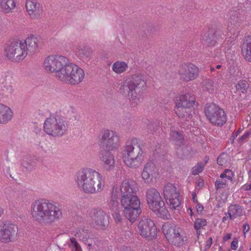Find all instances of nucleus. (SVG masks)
<instances>
[{
    "label": "nucleus",
    "mask_w": 251,
    "mask_h": 251,
    "mask_svg": "<svg viewBox=\"0 0 251 251\" xmlns=\"http://www.w3.org/2000/svg\"><path fill=\"white\" fill-rule=\"evenodd\" d=\"M75 180L78 188L85 194H96L103 189L104 180L102 175L91 168H83L78 171Z\"/></svg>",
    "instance_id": "1"
},
{
    "label": "nucleus",
    "mask_w": 251,
    "mask_h": 251,
    "mask_svg": "<svg viewBox=\"0 0 251 251\" xmlns=\"http://www.w3.org/2000/svg\"><path fill=\"white\" fill-rule=\"evenodd\" d=\"M33 218L41 224H50L62 216L59 204L47 200L36 201L31 206Z\"/></svg>",
    "instance_id": "2"
},
{
    "label": "nucleus",
    "mask_w": 251,
    "mask_h": 251,
    "mask_svg": "<svg viewBox=\"0 0 251 251\" xmlns=\"http://www.w3.org/2000/svg\"><path fill=\"white\" fill-rule=\"evenodd\" d=\"M146 89V82L141 74H134L121 83L120 92L134 101V106L139 101L140 98Z\"/></svg>",
    "instance_id": "3"
},
{
    "label": "nucleus",
    "mask_w": 251,
    "mask_h": 251,
    "mask_svg": "<svg viewBox=\"0 0 251 251\" xmlns=\"http://www.w3.org/2000/svg\"><path fill=\"white\" fill-rule=\"evenodd\" d=\"M144 144L139 142L137 138L127 142L123 154V161L127 166L135 168L140 165L144 159Z\"/></svg>",
    "instance_id": "4"
},
{
    "label": "nucleus",
    "mask_w": 251,
    "mask_h": 251,
    "mask_svg": "<svg viewBox=\"0 0 251 251\" xmlns=\"http://www.w3.org/2000/svg\"><path fill=\"white\" fill-rule=\"evenodd\" d=\"M146 200L150 209L156 215L164 219L169 218L170 215L160 193L156 189H148L146 193Z\"/></svg>",
    "instance_id": "5"
},
{
    "label": "nucleus",
    "mask_w": 251,
    "mask_h": 251,
    "mask_svg": "<svg viewBox=\"0 0 251 251\" xmlns=\"http://www.w3.org/2000/svg\"><path fill=\"white\" fill-rule=\"evenodd\" d=\"M69 126L67 118L58 115L51 116L45 121L44 130L49 135L60 137L67 133Z\"/></svg>",
    "instance_id": "6"
},
{
    "label": "nucleus",
    "mask_w": 251,
    "mask_h": 251,
    "mask_svg": "<svg viewBox=\"0 0 251 251\" xmlns=\"http://www.w3.org/2000/svg\"><path fill=\"white\" fill-rule=\"evenodd\" d=\"M121 203L126 218L131 223H134L142 212L139 198L137 195L123 196Z\"/></svg>",
    "instance_id": "7"
},
{
    "label": "nucleus",
    "mask_w": 251,
    "mask_h": 251,
    "mask_svg": "<svg viewBox=\"0 0 251 251\" xmlns=\"http://www.w3.org/2000/svg\"><path fill=\"white\" fill-rule=\"evenodd\" d=\"M58 73L59 75L57 78L59 80L71 84L75 85L82 81L84 77V71L73 63L68 64Z\"/></svg>",
    "instance_id": "8"
},
{
    "label": "nucleus",
    "mask_w": 251,
    "mask_h": 251,
    "mask_svg": "<svg viewBox=\"0 0 251 251\" xmlns=\"http://www.w3.org/2000/svg\"><path fill=\"white\" fill-rule=\"evenodd\" d=\"M68 59L61 55H50L44 60V66L47 72L54 73L56 78L59 75L58 73L62 72V70L68 64Z\"/></svg>",
    "instance_id": "9"
},
{
    "label": "nucleus",
    "mask_w": 251,
    "mask_h": 251,
    "mask_svg": "<svg viewBox=\"0 0 251 251\" xmlns=\"http://www.w3.org/2000/svg\"><path fill=\"white\" fill-rule=\"evenodd\" d=\"M164 197L171 208L176 209L181 204V197L179 190L173 183H168L163 189Z\"/></svg>",
    "instance_id": "10"
},
{
    "label": "nucleus",
    "mask_w": 251,
    "mask_h": 251,
    "mask_svg": "<svg viewBox=\"0 0 251 251\" xmlns=\"http://www.w3.org/2000/svg\"><path fill=\"white\" fill-rule=\"evenodd\" d=\"M162 229L170 244L177 247L183 245V238L178 230L176 229L175 224L166 222L163 225Z\"/></svg>",
    "instance_id": "11"
},
{
    "label": "nucleus",
    "mask_w": 251,
    "mask_h": 251,
    "mask_svg": "<svg viewBox=\"0 0 251 251\" xmlns=\"http://www.w3.org/2000/svg\"><path fill=\"white\" fill-rule=\"evenodd\" d=\"M5 56L13 61H19L23 60L26 55V50L22 45V41H14L5 49Z\"/></svg>",
    "instance_id": "12"
},
{
    "label": "nucleus",
    "mask_w": 251,
    "mask_h": 251,
    "mask_svg": "<svg viewBox=\"0 0 251 251\" xmlns=\"http://www.w3.org/2000/svg\"><path fill=\"white\" fill-rule=\"evenodd\" d=\"M100 139V148L103 149L113 150L119 144V136L112 130L107 129L102 131Z\"/></svg>",
    "instance_id": "13"
},
{
    "label": "nucleus",
    "mask_w": 251,
    "mask_h": 251,
    "mask_svg": "<svg viewBox=\"0 0 251 251\" xmlns=\"http://www.w3.org/2000/svg\"><path fill=\"white\" fill-rule=\"evenodd\" d=\"M138 228L140 235L149 240L155 238L157 236V228L150 219H142L138 223Z\"/></svg>",
    "instance_id": "14"
},
{
    "label": "nucleus",
    "mask_w": 251,
    "mask_h": 251,
    "mask_svg": "<svg viewBox=\"0 0 251 251\" xmlns=\"http://www.w3.org/2000/svg\"><path fill=\"white\" fill-rule=\"evenodd\" d=\"M199 68L192 63H183L179 65L178 74L180 79L189 82L195 79L199 75Z\"/></svg>",
    "instance_id": "15"
},
{
    "label": "nucleus",
    "mask_w": 251,
    "mask_h": 251,
    "mask_svg": "<svg viewBox=\"0 0 251 251\" xmlns=\"http://www.w3.org/2000/svg\"><path fill=\"white\" fill-rule=\"evenodd\" d=\"M18 232V227L13 224H4L0 227V240L7 243L12 241Z\"/></svg>",
    "instance_id": "16"
},
{
    "label": "nucleus",
    "mask_w": 251,
    "mask_h": 251,
    "mask_svg": "<svg viewBox=\"0 0 251 251\" xmlns=\"http://www.w3.org/2000/svg\"><path fill=\"white\" fill-rule=\"evenodd\" d=\"M204 112L212 124L220 125V107L215 103H207L205 106Z\"/></svg>",
    "instance_id": "17"
},
{
    "label": "nucleus",
    "mask_w": 251,
    "mask_h": 251,
    "mask_svg": "<svg viewBox=\"0 0 251 251\" xmlns=\"http://www.w3.org/2000/svg\"><path fill=\"white\" fill-rule=\"evenodd\" d=\"M158 175V169L155 165L151 161L148 162L145 165L142 172V177L146 182L151 183L153 178Z\"/></svg>",
    "instance_id": "18"
},
{
    "label": "nucleus",
    "mask_w": 251,
    "mask_h": 251,
    "mask_svg": "<svg viewBox=\"0 0 251 251\" xmlns=\"http://www.w3.org/2000/svg\"><path fill=\"white\" fill-rule=\"evenodd\" d=\"M27 12L32 19H39L43 13L41 4L33 0H27L25 4Z\"/></svg>",
    "instance_id": "19"
},
{
    "label": "nucleus",
    "mask_w": 251,
    "mask_h": 251,
    "mask_svg": "<svg viewBox=\"0 0 251 251\" xmlns=\"http://www.w3.org/2000/svg\"><path fill=\"white\" fill-rule=\"evenodd\" d=\"M112 150H106L100 148V158L103 162L104 168L110 170L114 167V160L113 154L110 152Z\"/></svg>",
    "instance_id": "20"
},
{
    "label": "nucleus",
    "mask_w": 251,
    "mask_h": 251,
    "mask_svg": "<svg viewBox=\"0 0 251 251\" xmlns=\"http://www.w3.org/2000/svg\"><path fill=\"white\" fill-rule=\"evenodd\" d=\"M93 215L92 216L93 220L100 227L104 228L109 224V219L106 213L102 210H93Z\"/></svg>",
    "instance_id": "21"
},
{
    "label": "nucleus",
    "mask_w": 251,
    "mask_h": 251,
    "mask_svg": "<svg viewBox=\"0 0 251 251\" xmlns=\"http://www.w3.org/2000/svg\"><path fill=\"white\" fill-rule=\"evenodd\" d=\"M136 183L133 181H125L121 185V193L122 197L136 195Z\"/></svg>",
    "instance_id": "22"
},
{
    "label": "nucleus",
    "mask_w": 251,
    "mask_h": 251,
    "mask_svg": "<svg viewBox=\"0 0 251 251\" xmlns=\"http://www.w3.org/2000/svg\"><path fill=\"white\" fill-rule=\"evenodd\" d=\"M38 41V39L33 35L27 37L24 42L22 41V45L24 47V50H26L27 53L28 51L31 53L37 50Z\"/></svg>",
    "instance_id": "23"
},
{
    "label": "nucleus",
    "mask_w": 251,
    "mask_h": 251,
    "mask_svg": "<svg viewBox=\"0 0 251 251\" xmlns=\"http://www.w3.org/2000/svg\"><path fill=\"white\" fill-rule=\"evenodd\" d=\"M13 113L11 109L0 103V124H5L11 120Z\"/></svg>",
    "instance_id": "24"
},
{
    "label": "nucleus",
    "mask_w": 251,
    "mask_h": 251,
    "mask_svg": "<svg viewBox=\"0 0 251 251\" xmlns=\"http://www.w3.org/2000/svg\"><path fill=\"white\" fill-rule=\"evenodd\" d=\"M216 30L214 27H211L205 32L202 36L204 44L207 46H214L217 42V37L215 35Z\"/></svg>",
    "instance_id": "25"
},
{
    "label": "nucleus",
    "mask_w": 251,
    "mask_h": 251,
    "mask_svg": "<svg viewBox=\"0 0 251 251\" xmlns=\"http://www.w3.org/2000/svg\"><path fill=\"white\" fill-rule=\"evenodd\" d=\"M196 101L195 97L194 95L191 93H186L182 95L179 97V101L176 102L182 105L185 107H191L193 106Z\"/></svg>",
    "instance_id": "26"
},
{
    "label": "nucleus",
    "mask_w": 251,
    "mask_h": 251,
    "mask_svg": "<svg viewBox=\"0 0 251 251\" xmlns=\"http://www.w3.org/2000/svg\"><path fill=\"white\" fill-rule=\"evenodd\" d=\"M242 52L245 59L251 62V35L244 39L242 45Z\"/></svg>",
    "instance_id": "27"
},
{
    "label": "nucleus",
    "mask_w": 251,
    "mask_h": 251,
    "mask_svg": "<svg viewBox=\"0 0 251 251\" xmlns=\"http://www.w3.org/2000/svg\"><path fill=\"white\" fill-rule=\"evenodd\" d=\"M78 57L81 59H87L90 58L92 50L91 48L86 45L78 46L77 48Z\"/></svg>",
    "instance_id": "28"
},
{
    "label": "nucleus",
    "mask_w": 251,
    "mask_h": 251,
    "mask_svg": "<svg viewBox=\"0 0 251 251\" xmlns=\"http://www.w3.org/2000/svg\"><path fill=\"white\" fill-rule=\"evenodd\" d=\"M190 107H185L181 105L180 103H176L175 107V113L179 118L188 117L190 118L191 115Z\"/></svg>",
    "instance_id": "29"
},
{
    "label": "nucleus",
    "mask_w": 251,
    "mask_h": 251,
    "mask_svg": "<svg viewBox=\"0 0 251 251\" xmlns=\"http://www.w3.org/2000/svg\"><path fill=\"white\" fill-rule=\"evenodd\" d=\"M16 2L15 0H0V9L5 13H8L15 8Z\"/></svg>",
    "instance_id": "30"
},
{
    "label": "nucleus",
    "mask_w": 251,
    "mask_h": 251,
    "mask_svg": "<svg viewBox=\"0 0 251 251\" xmlns=\"http://www.w3.org/2000/svg\"><path fill=\"white\" fill-rule=\"evenodd\" d=\"M37 159L34 157L28 155L23 158L21 161V165L27 170H31L35 166Z\"/></svg>",
    "instance_id": "31"
},
{
    "label": "nucleus",
    "mask_w": 251,
    "mask_h": 251,
    "mask_svg": "<svg viewBox=\"0 0 251 251\" xmlns=\"http://www.w3.org/2000/svg\"><path fill=\"white\" fill-rule=\"evenodd\" d=\"M170 139L179 146L183 145L184 142L183 135L178 131L175 130L171 131Z\"/></svg>",
    "instance_id": "32"
},
{
    "label": "nucleus",
    "mask_w": 251,
    "mask_h": 251,
    "mask_svg": "<svg viewBox=\"0 0 251 251\" xmlns=\"http://www.w3.org/2000/svg\"><path fill=\"white\" fill-rule=\"evenodd\" d=\"M78 237L85 244L88 245V247L92 246V240L90 239V232L89 230L86 229H82L79 233H77Z\"/></svg>",
    "instance_id": "33"
},
{
    "label": "nucleus",
    "mask_w": 251,
    "mask_h": 251,
    "mask_svg": "<svg viewBox=\"0 0 251 251\" xmlns=\"http://www.w3.org/2000/svg\"><path fill=\"white\" fill-rule=\"evenodd\" d=\"M228 211L230 212H228L230 218H231L232 216L236 218L242 215V209L239 205L235 204L230 206Z\"/></svg>",
    "instance_id": "34"
},
{
    "label": "nucleus",
    "mask_w": 251,
    "mask_h": 251,
    "mask_svg": "<svg viewBox=\"0 0 251 251\" xmlns=\"http://www.w3.org/2000/svg\"><path fill=\"white\" fill-rule=\"evenodd\" d=\"M249 87V83L244 79L238 81L235 85L236 90L243 94L247 93Z\"/></svg>",
    "instance_id": "35"
},
{
    "label": "nucleus",
    "mask_w": 251,
    "mask_h": 251,
    "mask_svg": "<svg viewBox=\"0 0 251 251\" xmlns=\"http://www.w3.org/2000/svg\"><path fill=\"white\" fill-rule=\"evenodd\" d=\"M127 68V64L125 62L123 61H117L115 62L112 67L113 71L117 74H121L126 71Z\"/></svg>",
    "instance_id": "36"
},
{
    "label": "nucleus",
    "mask_w": 251,
    "mask_h": 251,
    "mask_svg": "<svg viewBox=\"0 0 251 251\" xmlns=\"http://www.w3.org/2000/svg\"><path fill=\"white\" fill-rule=\"evenodd\" d=\"M230 23L231 25L237 26L241 24L243 20L239 16V13L237 11H231L230 12Z\"/></svg>",
    "instance_id": "37"
},
{
    "label": "nucleus",
    "mask_w": 251,
    "mask_h": 251,
    "mask_svg": "<svg viewBox=\"0 0 251 251\" xmlns=\"http://www.w3.org/2000/svg\"><path fill=\"white\" fill-rule=\"evenodd\" d=\"M202 87L203 90L212 93L214 91L215 86L212 80L205 78L202 80Z\"/></svg>",
    "instance_id": "38"
},
{
    "label": "nucleus",
    "mask_w": 251,
    "mask_h": 251,
    "mask_svg": "<svg viewBox=\"0 0 251 251\" xmlns=\"http://www.w3.org/2000/svg\"><path fill=\"white\" fill-rule=\"evenodd\" d=\"M112 217L117 224L121 223L124 219V217H126L123 213V209H121L114 211L112 213Z\"/></svg>",
    "instance_id": "39"
},
{
    "label": "nucleus",
    "mask_w": 251,
    "mask_h": 251,
    "mask_svg": "<svg viewBox=\"0 0 251 251\" xmlns=\"http://www.w3.org/2000/svg\"><path fill=\"white\" fill-rule=\"evenodd\" d=\"M0 88L1 91V94L3 96L8 97L11 95L13 92L12 87L6 83H2L0 84Z\"/></svg>",
    "instance_id": "40"
},
{
    "label": "nucleus",
    "mask_w": 251,
    "mask_h": 251,
    "mask_svg": "<svg viewBox=\"0 0 251 251\" xmlns=\"http://www.w3.org/2000/svg\"><path fill=\"white\" fill-rule=\"evenodd\" d=\"M234 176L233 172L229 169H225L224 171L221 173V178H226L227 180H229L230 182L232 181V177Z\"/></svg>",
    "instance_id": "41"
},
{
    "label": "nucleus",
    "mask_w": 251,
    "mask_h": 251,
    "mask_svg": "<svg viewBox=\"0 0 251 251\" xmlns=\"http://www.w3.org/2000/svg\"><path fill=\"white\" fill-rule=\"evenodd\" d=\"M206 225V221L204 219L197 218L194 222V227L196 229L197 233L198 230Z\"/></svg>",
    "instance_id": "42"
},
{
    "label": "nucleus",
    "mask_w": 251,
    "mask_h": 251,
    "mask_svg": "<svg viewBox=\"0 0 251 251\" xmlns=\"http://www.w3.org/2000/svg\"><path fill=\"white\" fill-rule=\"evenodd\" d=\"M204 166V165L202 163H199L197 165L192 168L191 172L192 174L194 176L198 175L203 171Z\"/></svg>",
    "instance_id": "43"
},
{
    "label": "nucleus",
    "mask_w": 251,
    "mask_h": 251,
    "mask_svg": "<svg viewBox=\"0 0 251 251\" xmlns=\"http://www.w3.org/2000/svg\"><path fill=\"white\" fill-rule=\"evenodd\" d=\"M109 205L110 209L113 210V211L123 209V208H122L121 205L120 206L118 201L110 200Z\"/></svg>",
    "instance_id": "44"
},
{
    "label": "nucleus",
    "mask_w": 251,
    "mask_h": 251,
    "mask_svg": "<svg viewBox=\"0 0 251 251\" xmlns=\"http://www.w3.org/2000/svg\"><path fill=\"white\" fill-rule=\"evenodd\" d=\"M119 191L117 188L114 186L112 188L111 192V200L113 201H118Z\"/></svg>",
    "instance_id": "45"
},
{
    "label": "nucleus",
    "mask_w": 251,
    "mask_h": 251,
    "mask_svg": "<svg viewBox=\"0 0 251 251\" xmlns=\"http://www.w3.org/2000/svg\"><path fill=\"white\" fill-rule=\"evenodd\" d=\"M251 134V132L250 131H246L242 136L238 139V142L239 144H242L245 140L249 137Z\"/></svg>",
    "instance_id": "46"
},
{
    "label": "nucleus",
    "mask_w": 251,
    "mask_h": 251,
    "mask_svg": "<svg viewBox=\"0 0 251 251\" xmlns=\"http://www.w3.org/2000/svg\"><path fill=\"white\" fill-rule=\"evenodd\" d=\"M222 113H223V114L221 116V126L225 125L226 121V116L225 112L223 109L221 108V115Z\"/></svg>",
    "instance_id": "47"
},
{
    "label": "nucleus",
    "mask_w": 251,
    "mask_h": 251,
    "mask_svg": "<svg viewBox=\"0 0 251 251\" xmlns=\"http://www.w3.org/2000/svg\"><path fill=\"white\" fill-rule=\"evenodd\" d=\"M242 130L243 129L241 128H239L236 133L232 134L230 139L231 143H234L235 138H236V137L241 133Z\"/></svg>",
    "instance_id": "48"
},
{
    "label": "nucleus",
    "mask_w": 251,
    "mask_h": 251,
    "mask_svg": "<svg viewBox=\"0 0 251 251\" xmlns=\"http://www.w3.org/2000/svg\"><path fill=\"white\" fill-rule=\"evenodd\" d=\"M238 240L237 239L234 238L231 243V249L233 250H236L237 248Z\"/></svg>",
    "instance_id": "49"
},
{
    "label": "nucleus",
    "mask_w": 251,
    "mask_h": 251,
    "mask_svg": "<svg viewBox=\"0 0 251 251\" xmlns=\"http://www.w3.org/2000/svg\"><path fill=\"white\" fill-rule=\"evenodd\" d=\"M158 126L155 124H151L148 126V129L151 131H155L157 129Z\"/></svg>",
    "instance_id": "50"
},
{
    "label": "nucleus",
    "mask_w": 251,
    "mask_h": 251,
    "mask_svg": "<svg viewBox=\"0 0 251 251\" xmlns=\"http://www.w3.org/2000/svg\"><path fill=\"white\" fill-rule=\"evenodd\" d=\"M196 209L198 213H201L203 210L204 207L201 203H198L196 205Z\"/></svg>",
    "instance_id": "51"
},
{
    "label": "nucleus",
    "mask_w": 251,
    "mask_h": 251,
    "mask_svg": "<svg viewBox=\"0 0 251 251\" xmlns=\"http://www.w3.org/2000/svg\"><path fill=\"white\" fill-rule=\"evenodd\" d=\"M230 182L229 180H227V179L224 178V179H222V178H221V187H225L226 185H228V182Z\"/></svg>",
    "instance_id": "52"
},
{
    "label": "nucleus",
    "mask_w": 251,
    "mask_h": 251,
    "mask_svg": "<svg viewBox=\"0 0 251 251\" xmlns=\"http://www.w3.org/2000/svg\"><path fill=\"white\" fill-rule=\"evenodd\" d=\"M243 231L244 234L248 232L250 230L249 225L248 224H245L243 225Z\"/></svg>",
    "instance_id": "53"
},
{
    "label": "nucleus",
    "mask_w": 251,
    "mask_h": 251,
    "mask_svg": "<svg viewBox=\"0 0 251 251\" xmlns=\"http://www.w3.org/2000/svg\"><path fill=\"white\" fill-rule=\"evenodd\" d=\"M121 251H135L133 249H132L130 247H123Z\"/></svg>",
    "instance_id": "54"
},
{
    "label": "nucleus",
    "mask_w": 251,
    "mask_h": 251,
    "mask_svg": "<svg viewBox=\"0 0 251 251\" xmlns=\"http://www.w3.org/2000/svg\"><path fill=\"white\" fill-rule=\"evenodd\" d=\"M231 234L227 233L226 236H225L223 237L224 241L226 242V241L228 240L229 239H230L231 238Z\"/></svg>",
    "instance_id": "55"
},
{
    "label": "nucleus",
    "mask_w": 251,
    "mask_h": 251,
    "mask_svg": "<svg viewBox=\"0 0 251 251\" xmlns=\"http://www.w3.org/2000/svg\"><path fill=\"white\" fill-rule=\"evenodd\" d=\"M192 200L194 203H199L197 200V197L195 193H193L192 194Z\"/></svg>",
    "instance_id": "56"
},
{
    "label": "nucleus",
    "mask_w": 251,
    "mask_h": 251,
    "mask_svg": "<svg viewBox=\"0 0 251 251\" xmlns=\"http://www.w3.org/2000/svg\"><path fill=\"white\" fill-rule=\"evenodd\" d=\"M70 120H72V121H73L74 120V121L77 122L79 120V117L78 116H77L76 115H74L73 116L72 118H70Z\"/></svg>",
    "instance_id": "57"
},
{
    "label": "nucleus",
    "mask_w": 251,
    "mask_h": 251,
    "mask_svg": "<svg viewBox=\"0 0 251 251\" xmlns=\"http://www.w3.org/2000/svg\"><path fill=\"white\" fill-rule=\"evenodd\" d=\"M71 244L73 246L77 244V242L75 238H72L70 239Z\"/></svg>",
    "instance_id": "58"
},
{
    "label": "nucleus",
    "mask_w": 251,
    "mask_h": 251,
    "mask_svg": "<svg viewBox=\"0 0 251 251\" xmlns=\"http://www.w3.org/2000/svg\"><path fill=\"white\" fill-rule=\"evenodd\" d=\"M211 243H212V238H210L209 239V240L207 241V244L206 245V247L207 248H209L211 246Z\"/></svg>",
    "instance_id": "59"
},
{
    "label": "nucleus",
    "mask_w": 251,
    "mask_h": 251,
    "mask_svg": "<svg viewBox=\"0 0 251 251\" xmlns=\"http://www.w3.org/2000/svg\"><path fill=\"white\" fill-rule=\"evenodd\" d=\"M73 246L75 248V249L76 251H79V250H81L80 245H79V244L78 243H77V244Z\"/></svg>",
    "instance_id": "60"
},
{
    "label": "nucleus",
    "mask_w": 251,
    "mask_h": 251,
    "mask_svg": "<svg viewBox=\"0 0 251 251\" xmlns=\"http://www.w3.org/2000/svg\"><path fill=\"white\" fill-rule=\"evenodd\" d=\"M215 187L216 191H217L218 189L220 188V181L216 180V181L215 182Z\"/></svg>",
    "instance_id": "61"
},
{
    "label": "nucleus",
    "mask_w": 251,
    "mask_h": 251,
    "mask_svg": "<svg viewBox=\"0 0 251 251\" xmlns=\"http://www.w3.org/2000/svg\"><path fill=\"white\" fill-rule=\"evenodd\" d=\"M151 251H165L162 249L157 247L156 249L155 248L152 249Z\"/></svg>",
    "instance_id": "62"
},
{
    "label": "nucleus",
    "mask_w": 251,
    "mask_h": 251,
    "mask_svg": "<svg viewBox=\"0 0 251 251\" xmlns=\"http://www.w3.org/2000/svg\"><path fill=\"white\" fill-rule=\"evenodd\" d=\"M248 174L249 176V180L250 182H251V169L248 171Z\"/></svg>",
    "instance_id": "63"
},
{
    "label": "nucleus",
    "mask_w": 251,
    "mask_h": 251,
    "mask_svg": "<svg viewBox=\"0 0 251 251\" xmlns=\"http://www.w3.org/2000/svg\"><path fill=\"white\" fill-rule=\"evenodd\" d=\"M198 185L200 187H202L203 186V181H199L198 183Z\"/></svg>",
    "instance_id": "64"
}]
</instances>
